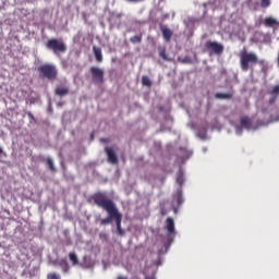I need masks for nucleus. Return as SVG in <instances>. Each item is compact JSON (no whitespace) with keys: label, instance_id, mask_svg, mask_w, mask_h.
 Listing matches in <instances>:
<instances>
[{"label":"nucleus","instance_id":"obj_1","mask_svg":"<svg viewBox=\"0 0 279 279\" xmlns=\"http://www.w3.org/2000/svg\"><path fill=\"white\" fill-rule=\"evenodd\" d=\"M92 199L95 205L105 209L108 214L106 218H101L100 225H110L113 220H116L117 231L119 235H124L125 231L122 229V220L123 214L119 211V207H117L114 201L107 196L104 192H96L93 194Z\"/></svg>","mask_w":279,"mask_h":279},{"label":"nucleus","instance_id":"obj_2","mask_svg":"<svg viewBox=\"0 0 279 279\" xmlns=\"http://www.w3.org/2000/svg\"><path fill=\"white\" fill-rule=\"evenodd\" d=\"M259 63L258 54L256 52H248L246 49L240 52V66L243 72H247L254 65Z\"/></svg>","mask_w":279,"mask_h":279},{"label":"nucleus","instance_id":"obj_3","mask_svg":"<svg viewBox=\"0 0 279 279\" xmlns=\"http://www.w3.org/2000/svg\"><path fill=\"white\" fill-rule=\"evenodd\" d=\"M39 75L49 81H56L58 78V70L52 63H44L38 68Z\"/></svg>","mask_w":279,"mask_h":279},{"label":"nucleus","instance_id":"obj_4","mask_svg":"<svg viewBox=\"0 0 279 279\" xmlns=\"http://www.w3.org/2000/svg\"><path fill=\"white\" fill-rule=\"evenodd\" d=\"M46 48H48V50H52L54 54H60L61 52H66L68 50L66 44H64L62 39H56V38L48 39L46 44Z\"/></svg>","mask_w":279,"mask_h":279},{"label":"nucleus","instance_id":"obj_5","mask_svg":"<svg viewBox=\"0 0 279 279\" xmlns=\"http://www.w3.org/2000/svg\"><path fill=\"white\" fill-rule=\"evenodd\" d=\"M165 229L167 230V242L168 244H171L177 233L174 218L168 216V218L166 219Z\"/></svg>","mask_w":279,"mask_h":279},{"label":"nucleus","instance_id":"obj_6","mask_svg":"<svg viewBox=\"0 0 279 279\" xmlns=\"http://www.w3.org/2000/svg\"><path fill=\"white\" fill-rule=\"evenodd\" d=\"M89 71L93 82L96 85H102L105 83V70L102 68L92 66Z\"/></svg>","mask_w":279,"mask_h":279},{"label":"nucleus","instance_id":"obj_7","mask_svg":"<svg viewBox=\"0 0 279 279\" xmlns=\"http://www.w3.org/2000/svg\"><path fill=\"white\" fill-rule=\"evenodd\" d=\"M205 48L208 50L209 54H222L225 52V46L218 41H206Z\"/></svg>","mask_w":279,"mask_h":279},{"label":"nucleus","instance_id":"obj_8","mask_svg":"<svg viewBox=\"0 0 279 279\" xmlns=\"http://www.w3.org/2000/svg\"><path fill=\"white\" fill-rule=\"evenodd\" d=\"M105 150L107 153L108 161L110 163H119V157L114 148H112L111 146H106Z\"/></svg>","mask_w":279,"mask_h":279},{"label":"nucleus","instance_id":"obj_9","mask_svg":"<svg viewBox=\"0 0 279 279\" xmlns=\"http://www.w3.org/2000/svg\"><path fill=\"white\" fill-rule=\"evenodd\" d=\"M160 31L162 33L165 41H171V37L173 35V31L168 28V26L161 25Z\"/></svg>","mask_w":279,"mask_h":279},{"label":"nucleus","instance_id":"obj_10","mask_svg":"<svg viewBox=\"0 0 279 279\" xmlns=\"http://www.w3.org/2000/svg\"><path fill=\"white\" fill-rule=\"evenodd\" d=\"M269 94H270L269 102L270 105H274L279 96V85H275V87L270 89Z\"/></svg>","mask_w":279,"mask_h":279},{"label":"nucleus","instance_id":"obj_11","mask_svg":"<svg viewBox=\"0 0 279 279\" xmlns=\"http://www.w3.org/2000/svg\"><path fill=\"white\" fill-rule=\"evenodd\" d=\"M264 26L274 28L275 26H279V22L276 17H266L264 20Z\"/></svg>","mask_w":279,"mask_h":279},{"label":"nucleus","instance_id":"obj_12","mask_svg":"<svg viewBox=\"0 0 279 279\" xmlns=\"http://www.w3.org/2000/svg\"><path fill=\"white\" fill-rule=\"evenodd\" d=\"M93 52L95 54L96 61L101 63L104 61V54L101 48H98L97 46H93Z\"/></svg>","mask_w":279,"mask_h":279},{"label":"nucleus","instance_id":"obj_13","mask_svg":"<svg viewBox=\"0 0 279 279\" xmlns=\"http://www.w3.org/2000/svg\"><path fill=\"white\" fill-rule=\"evenodd\" d=\"M240 123L242 126H244V129H251L252 126V120L247 116L241 118Z\"/></svg>","mask_w":279,"mask_h":279},{"label":"nucleus","instance_id":"obj_14","mask_svg":"<svg viewBox=\"0 0 279 279\" xmlns=\"http://www.w3.org/2000/svg\"><path fill=\"white\" fill-rule=\"evenodd\" d=\"M175 198H177L178 205H182V204L184 203V197H183L182 187H180L179 190H177Z\"/></svg>","mask_w":279,"mask_h":279},{"label":"nucleus","instance_id":"obj_15","mask_svg":"<svg viewBox=\"0 0 279 279\" xmlns=\"http://www.w3.org/2000/svg\"><path fill=\"white\" fill-rule=\"evenodd\" d=\"M69 92V87H57L54 93L57 94V96H66Z\"/></svg>","mask_w":279,"mask_h":279},{"label":"nucleus","instance_id":"obj_16","mask_svg":"<svg viewBox=\"0 0 279 279\" xmlns=\"http://www.w3.org/2000/svg\"><path fill=\"white\" fill-rule=\"evenodd\" d=\"M184 181H185L184 172H183V170H179V172L177 174V182L179 183L180 186H182Z\"/></svg>","mask_w":279,"mask_h":279},{"label":"nucleus","instance_id":"obj_17","mask_svg":"<svg viewBox=\"0 0 279 279\" xmlns=\"http://www.w3.org/2000/svg\"><path fill=\"white\" fill-rule=\"evenodd\" d=\"M215 96H216V98H220V99H231L233 94H231V93L223 94V93L218 92Z\"/></svg>","mask_w":279,"mask_h":279},{"label":"nucleus","instance_id":"obj_18","mask_svg":"<svg viewBox=\"0 0 279 279\" xmlns=\"http://www.w3.org/2000/svg\"><path fill=\"white\" fill-rule=\"evenodd\" d=\"M46 163H47L48 168H50V170H52V172H56L57 168H56L53 159H51V157H48L46 159Z\"/></svg>","mask_w":279,"mask_h":279},{"label":"nucleus","instance_id":"obj_19","mask_svg":"<svg viewBox=\"0 0 279 279\" xmlns=\"http://www.w3.org/2000/svg\"><path fill=\"white\" fill-rule=\"evenodd\" d=\"M132 44H141L143 41V35H134V37L130 38Z\"/></svg>","mask_w":279,"mask_h":279},{"label":"nucleus","instance_id":"obj_20","mask_svg":"<svg viewBox=\"0 0 279 279\" xmlns=\"http://www.w3.org/2000/svg\"><path fill=\"white\" fill-rule=\"evenodd\" d=\"M159 57H161V59H163L165 61H170V59H168V57H167L166 48H159Z\"/></svg>","mask_w":279,"mask_h":279},{"label":"nucleus","instance_id":"obj_21","mask_svg":"<svg viewBox=\"0 0 279 279\" xmlns=\"http://www.w3.org/2000/svg\"><path fill=\"white\" fill-rule=\"evenodd\" d=\"M69 257L73 264H78V257H77L76 253H74V252L69 253Z\"/></svg>","mask_w":279,"mask_h":279},{"label":"nucleus","instance_id":"obj_22","mask_svg":"<svg viewBox=\"0 0 279 279\" xmlns=\"http://www.w3.org/2000/svg\"><path fill=\"white\" fill-rule=\"evenodd\" d=\"M142 83H143V85H146L147 87H151V80L149 78V76H143Z\"/></svg>","mask_w":279,"mask_h":279},{"label":"nucleus","instance_id":"obj_23","mask_svg":"<svg viewBox=\"0 0 279 279\" xmlns=\"http://www.w3.org/2000/svg\"><path fill=\"white\" fill-rule=\"evenodd\" d=\"M48 279H61L60 275L58 272H48Z\"/></svg>","mask_w":279,"mask_h":279},{"label":"nucleus","instance_id":"obj_24","mask_svg":"<svg viewBox=\"0 0 279 279\" xmlns=\"http://www.w3.org/2000/svg\"><path fill=\"white\" fill-rule=\"evenodd\" d=\"M262 1V9H268L270 7L271 2L270 0H260Z\"/></svg>","mask_w":279,"mask_h":279},{"label":"nucleus","instance_id":"obj_25","mask_svg":"<svg viewBox=\"0 0 279 279\" xmlns=\"http://www.w3.org/2000/svg\"><path fill=\"white\" fill-rule=\"evenodd\" d=\"M62 269L64 270V272H68V270L70 269L68 262H64Z\"/></svg>","mask_w":279,"mask_h":279},{"label":"nucleus","instance_id":"obj_26","mask_svg":"<svg viewBox=\"0 0 279 279\" xmlns=\"http://www.w3.org/2000/svg\"><path fill=\"white\" fill-rule=\"evenodd\" d=\"M117 279H128V276H125V275H118Z\"/></svg>","mask_w":279,"mask_h":279},{"label":"nucleus","instance_id":"obj_27","mask_svg":"<svg viewBox=\"0 0 279 279\" xmlns=\"http://www.w3.org/2000/svg\"><path fill=\"white\" fill-rule=\"evenodd\" d=\"M144 0H128V2H143Z\"/></svg>","mask_w":279,"mask_h":279},{"label":"nucleus","instance_id":"obj_28","mask_svg":"<svg viewBox=\"0 0 279 279\" xmlns=\"http://www.w3.org/2000/svg\"><path fill=\"white\" fill-rule=\"evenodd\" d=\"M1 154H3V148L0 147V156H1Z\"/></svg>","mask_w":279,"mask_h":279},{"label":"nucleus","instance_id":"obj_29","mask_svg":"<svg viewBox=\"0 0 279 279\" xmlns=\"http://www.w3.org/2000/svg\"><path fill=\"white\" fill-rule=\"evenodd\" d=\"M161 214H162V216H166L167 211L162 210Z\"/></svg>","mask_w":279,"mask_h":279},{"label":"nucleus","instance_id":"obj_30","mask_svg":"<svg viewBox=\"0 0 279 279\" xmlns=\"http://www.w3.org/2000/svg\"><path fill=\"white\" fill-rule=\"evenodd\" d=\"M278 63H279V53H278Z\"/></svg>","mask_w":279,"mask_h":279}]
</instances>
